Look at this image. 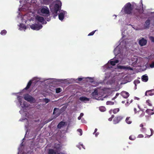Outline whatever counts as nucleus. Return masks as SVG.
Returning a JSON list of instances; mask_svg holds the SVG:
<instances>
[{"label": "nucleus", "instance_id": "obj_1", "mask_svg": "<svg viewBox=\"0 0 154 154\" xmlns=\"http://www.w3.org/2000/svg\"><path fill=\"white\" fill-rule=\"evenodd\" d=\"M121 31L122 37L119 41V44L114 49V52L115 55V58L122 60L123 59L124 52L129 48L132 44V42L130 39H124L123 30L122 29Z\"/></svg>", "mask_w": 154, "mask_h": 154}, {"label": "nucleus", "instance_id": "obj_2", "mask_svg": "<svg viewBox=\"0 0 154 154\" xmlns=\"http://www.w3.org/2000/svg\"><path fill=\"white\" fill-rule=\"evenodd\" d=\"M17 96L18 100L17 104L18 106H20L21 107V109L19 112L22 115V117L25 116V117L24 116V119H23L22 120L20 119V120L22 121V120H24L29 122L27 119H29L32 116L29 115L28 112L26 111L29 109V105L26 102L24 101L23 97L18 95H17Z\"/></svg>", "mask_w": 154, "mask_h": 154}, {"label": "nucleus", "instance_id": "obj_3", "mask_svg": "<svg viewBox=\"0 0 154 154\" xmlns=\"http://www.w3.org/2000/svg\"><path fill=\"white\" fill-rule=\"evenodd\" d=\"M116 58H114V59L110 60L109 61L108 63L106 64L105 66H103V68L104 69V71H105L106 69L109 72L110 71H112L113 72L114 71L116 70L117 69H122L125 70H132V69L130 67V66H123L118 65H117V68H115V69H113V66L117 63L119 62V61L121 62L122 60H119L118 59H116Z\"/></svg>", "mask_w": 154, "mask_h": 154}, {"label": "nucleus", "instance_id": "obj_4", "mask_svg": "<svg viewBox=\"0 0 154 154\" xmlns=\"http://www.w3.org/2000/svg\"><path fill=\"white\" fill-rule=\"evenodd\" d=\"M112 74H114V76L107 82V84L111 85L114 84L115 85H117L119 84V82L124 77L125 74L122 73H115L114 72Z\"/></svg>", "mask_w": 154, "mask_h": 154}, {"label": "nucleus", "instance_id": "obj_5", "mask_svg": "<svg viewBox=\"0 0 154 154\" xmlns=\"http://www.w3.org/2000/svg\"><path fill=\"white\" fill-rule=\"evenodd\" d=\"M61 6V3L59 0H56L50 5L51 11L54 14V15L57 16V12L60 9Z\"/></svg>", "mask_w": 154, "mask_h": 154}, {"label": "nucleus", "instance_id": "obj_6", "mask_svg": "<svg viewBox=\"0 0 154 154\" xmlns=\"http://www.w3.org/2000/svg\"><path fill=\"white\" fill-rule=\"evenodd\" d=\"M23 1L24 4H23L21 8L19 9L20 10L25 9V10L28 9L29 7H30L32 5L34 6L35 4V2L36 0H20V2L21 4V3Z\"/></svg>", "mask_w": 154, "mask_h": 154}, {"label": "nucleus", "instance_id": "obj_7", "mask_svg": "<svg viewBox=\"0 0 154 154\" xmlns=\"http://www.w3.org/2000/svg\"><path fill=\"white\" fill-rule=\"evenodd\" d=\"M131 60L132 62H129V64H131L134 66H135L138 63L143 64V59L141 57L134 56L131 58Z\"/></svg>", "mask_w": 154, "mask_h": 154}, {"label": "nucleus", "instance_id": "obj_8", "mask_svg": "<svg viewBox=\"0 0 154 154\" xmlns=\"http://www.w3.org/2000/svg\"><path fill=\"white\" fill-rule=\"evenodd\" d=\"M38 13L41 15L48 17L49 15L50 12L48 8L43 6L38 10Z\"/></svg>", "mask_w": 154, "mask_h": 154}, {"label": "nucleus", "instance_id": "obj_9", "mask_svg": "<svg viewBox=\"0 0 154 154\" xmlns=\"http://www.w3.org/2000/svg\"><path fill=\"white\" fill-rule=\"evenodd\" d=\"M132 8L131 4L130 3L126 4L122 8L121 12H123L125 13L130 14L132 13Z\"/></svg>", "mask_w": 154, "mask_h": 154}, {"label": "nucleus", "instance_id": "obj_10", "mask_svg": "<svg viewBox=\"0 0 154 154\" xmlns=\"http://www.w3.org/2000/svg\"><path fill=\"white\" fill-rule=\"evenodd\" d=\"M24 99L30 102L31 103H33L35 102L36 100L32 96L28 94H25L23 95Z\"/></svg>", "mask_w": 154, "mask_h": 154}, {"label": "nucleus", "instance_id": "obj_11", "mask_svg": "<svg viewBox=\"0 0 154 154\" xmlns=\"http://www.w3.org/2000/svg\"><path fill=\"white\" fill-rule=\"evenodd\" d=\"M61 146L60 145H56V146L54 147L56 148V151H54L53 149H49L48 150V154H56V152L59 151L60 150Z\"/></svg>", "mask_w": 154, "mask_h": 154}, {"label": "nucleus", "instance_id": "obj_12", "mask_svg": "<svg viewBox=\"0 0 154 154\" xmlns=\"http://www.w3.org/2000/svg\"><path fill=\"white\" fill-rule=\"evenodd\" d=\"M30 27L33 30H38L42 28V26L40 24L35 23L31 25Z\"/></svg>", "mask_w": 154, "mask_h": 154}, {"label": "nucleus", "instance_id": "obj_13", "mask_svg": "<svg viewBox=\"0 0 154 154\" xmlns=\"http://www.w3.org/2000/svg\"><path fill=\"white\" fill-rule=\"evenodd\" d=\"M98 92V90L97 89H95L94 91L92 93L93 98L98 100H103V99L102 97H99Z\"/></svg>", "mask_w": 154, "mask_h": 154}, {"label": "nucleus", "instance_id": "obj_14", "mask_svg": "<svg viewBox=\"0 0 154 154\" xmlns=\"http://www.w3.org/2000/svg\"><path fill=\"white\" fill-rule=\"evenodd\" d=\"M39 80L38 78L36 77L34 78L32 80H30L28 83L26 87L24 88V89L26 90L30 87L32 82H33L35 83H36Z\"/></svg>", "mask_w": 154, "mask_h": 154}, {"label": "nucleus", "instance_id": "obj_15", "mask_svg": "<svg viewBox=\"0 0 154 154\" xmlns=\"http://www.w3.org/2000/svg\"><path fill=\"white\" fill-rule=\"evenodd\" d=\"M35 19L36 21L40 22L42 24L46 23V22L45 21L44 18L40 16H37L35 17Z\"/></svg>", "mask_w": 154, "mask_h": 154}, {"label": "nucleus", "instance_id": "obj_16", "mask_svg": "<svg viewBox=\"0 0 154 154\" xmlns=\"http://www.w3.org/2000/svg\"><path fill=\"white\" fill-rule=\"evenodd\" d=\"M29 14H27L26 15H24L22 17L21 16L20 14L19 13V15L17 17L19 19H20L21 20L22 22H25L26 23L27 21L26 20V19L27 18V17L28 16V15Z\"/></svg>", "mask_w": 154, "mask_h": 154}, {"label": "nucleus", "instance_id": "obj_17", "mask_svg": "<svg viewBox=\"0 0 154 154\" xmlns=\"http://www.w3.org/2000/svg\"><path fill=\"white\" fill-rule=\"evenodd\" d=\"M66 14V11H61L58 15V17L59 20L61 21L63 20L64 18V15Z\"/></svg>", "mask_w": 154, "mask_h": 154}, {"label": "nucleus", "instance_id": "obj_18", "mask_svg": "<svg viewBox=\"0 0 154 154\" xmlns=\"http://www.w3.org/2000/svg\"><path fill=\"white\" fill-rule=\"evenodd\" d=\"M122 119L123 117L121 116L115 117L113 120V123L116 124L118 123Z\"/></svg>", "mask_w": 154, "mask_h": 154}, {"label": "nucleus", "instance_id": "obj_19", "mask_svg": "<svg viewBox=\"0 0 154 154\" xmlns=\"http://www.w3.org/2000/svg\"><path fill=\"white\" fill-rule=\"evenodd\" d=\"M147 43V41L144 38L140 39L139 42V44L141 46L145 45Z\"/></svg>", "mask_w": 154, "mask_h": 154}, {"label": "nucleus", "instance_id": "obj_20", "mask_svg": "<svg viewBox=\"0 0 154 154\" xmlns=\"http://www.w3.org/2000/svg\"><path fill=\"white\" fill-rule=\"evenodd\" d=\"M121 95L125 98H127L129 96V93L125 91H122L121 93Z\"/></svg>", "mask_w": 154, "mask_h": 154}, {"label": "nucleus", "instance_id": "obj_21", "mask_svg": "<svg viewBox=\"0 0 154 154\" xmlns=\"http://www.w3.org/2000/svg\"><path fill=\"white\" fill-rule=\"evenodd\" d=\"M154 94V89L151 90L146 91L145 93L146 95L152 96Z\"/></svg>", "mask_w": 154, "mask_h": 154}, {"label": "nucleus", "instance_id": "obj_22", "mask_svg": "<svg viewBox=\"0 0 154 154\" xmlns=\"http://www.w3.org/2000/svg\"><path fill=\"white\" fill-rule=\"evenodd\" d=\"M19 29L20 30H24L26 29V26L23 24L22 23L20 24L19 25Z\"/></svg>", "mask_w": 154, "mask_h": 154}, {"label": "nucleus", "instance_id": "obj_23", "mask_svg": "<svg viewBox=\"0 0 154 154\" xmlns=\"http://www.w3.org/2000/svg\"><path fill=\"white\" fill-rule=\"evenodd\" d=\"M80 100L84 102H86L87 101H89V98L86 97H82L79 98Z\"/></svg>", "mask_w": 154, "mask_h": 154}, {"label": "nucleus", "instance_id": "obj_24", "mask_svg": "<svg viewBox=\"0 0 154 154\" xmlns=\"http://www.w3.org/2000/svg\"><path fill=\"white\" fill-rule=\"evenodd\" d=\"M142 80L144 82H146L148 79V77L146 75L142 76L141 78Z\"/></svg>", "mask_w": 154, "mask_h": 154}, {"label": "nucleus", "instance_id": "obj_25", "mask_svg": "<svg viewBox=\"0 0 154 154\" xmlns=\"http://www.w3.org/2000/svg\"><path fill=\"white\" fill-rule=\"evenodd\" d=\"M146 112L149 115H153L154 114V111L153 109H148L146 110Z\"/></svg>", "mask_w": 154, "mask_h": 154}, {"label": "nucleus", "instance_id": "obj_26", "mask_svg": "<svg viewBox=\"0 0 154 154\" xmlns=\"http://www.w3.org/2000/svg\"><path fill=\"white\" fill-rule=\"evenodd\" d=\"M65 124L64 122H60L57 125V127L58 128H60L62 127Z\"/></svg>", "mask_w": 154, "mask_h": 154}, {"label": "nucleus", "instance_id": "obj_27", "mask_svg": "<svg viewBox=\"0 0 154 154\" xmlns=\"http://www.w3.org/2000/svg\"><path fill=\"white\" fill-rule=\"evenodd\" d=\"M150 130L151 132V135H148L147 134H146V136L145 137H147L149 138V137H150L152 135V134H153V133H154L153 130L151 128L150 129Z\"/></svg>", "mask_w": 154, "mask_h": 154}, {"label": "nucleus", "instance_id": "obj_28", "mask_svg": "<svg viewBox=\"0 0 154 154\" xmlns=\"http://www.w3.org/2000/svg\"><path fill=\"white\" fill-rule=\"evenodd\" d=\"M125 121L128 124H131L132 122V121L130 120L129 117L127 118Z\"/></svg>", "mask_w": 154, "mask_h": 154}, {"label": "nucleus", "instance_id": "obj_29", "mask_svg": "<svg viewBox=\"0 0 154 154\" xmlns=\"http://www.w3.org/2000/svg\"><path fill=\"white\" fill-rule=\"evenodd\" d=\"M99 109L101 112H104L106 111V108L104 106H101L99 107Z\"/></svg>", "mask_w": 154, "mask_h": 154}, {"label": "nucleus", "instance_id": "obj_30", "mask_svg": "<svg viewBox=\"0 0 154 154\" xmlns=\"http://www.w3.org/2000/svg\"><path fill=\"white\" fill-rule=\"evenodd\" d=\"M150 21L149 20H147L146 22H145V26L146 27H148L149 25L150 24Z\"/></svg>", "mask_w": 154, "mask_h": 154}, {"label": "nucleus", "instance_id": "obj_31", "mask_svg": "<svg viewBox=\"0 0 154 154\" xmlns=\"http://www.w3.org/2000/svg\"><path fill=\"white\" fill-rule=\"evenodd\" d=\"M119 111V108H116L113 109V113L114 114H116Z\"/></svg>", "mask_w": 154, "mask_h": 154}, {"label": "nucleus", "instance_id": "obj_32", "mask_svg": "<svg viewBox=\"0 0 154 154\" xmlns=\"http://www.w3.org/2000/svg\"><path fill=\"white\" fill-rule=\"evenodd\" d=\"M114 103L111 101H107L106 103L107 105H112L114 104Z\"/></svg>", "mask_w": 154, "mask_h": 154}, {"label": "nucleus", "instance_id": "obj_33", "mask_svg": "<svg viewBox=\"0 0 154 154\" xmlns=\"http://www.w3.org/2000/svg\"><path fill=\"white\" fill-rule=\"evenodd\" d=\"M7 33V31L5 30H3L1 32V34L2 35H5Z\"/></svg>", "mask_w": 154, "mask_h": 154}, {"label": "nucleus", "instance_id": "obj_34", "mask_svg": "<svg viewBox=\"0 0 154 154\" xmlns=\"http://www.w3.org/2000/svg\"><path fill=\"white\" fill-rule=\"evenodd\" d=\"M140 81L138 80H136L134 81V84L135 86L137 85L140 83Z\"/></svg>", "mask_w": 154, "mask_h": 154}, {"label": "nucleus", "instance_id": "obj_35", "mask_svg": "<svg viewBox=\"0 0 154 154\" xmlns=\"http://www.w3.org/2000/svg\"><path fill=\"white\" fill-rule=\"evenodd\" d=\"M61 91V89L60 88H58L56 89V93H59Z\"/></svg>", "mask_w": 154, "mask_h": 154}, {"label": "nucleus", "instance_id": "obj_36", "mask_svg": "<svg viewBox=\"0 0 154 154\" xmlns=\"http://www.w3.org/2000/svg\"><path fill=\"white\" fill-rule=\"evenodd\" d=\"M135 137L133 135L130 136L129 137V138L130 140H134L135 139Z\"/></svg>", "mask_w": 154, "mask_h": 154}, {"label": "nucleus", "instance_id": "obj_37", "mask_svg": "<svg viewBox=\"0 0 154 154\" xmlns=\"http://www.w3.org/2000/svg\"><path fill=\"white\" fill-rule=\"evenodd\" d=\"M140 131L144 133L146 131V128H142L140 129Z\"/></svg>", "mask_w": 154, "mask_h": 154}, {"label": "nucleus", "instance_id": "obj_38", "mask_svg": "<svg viewBox=\"0 0 154 154\" xmlns=\"http://www.w3.org/2000/svg\"><path fill=\"white\" fill-rule=\"evenodd\" d=\"M50 1L48 0H43V3L45 4H48L50 2Z\"/></svg>", "mask_w": 154, "mask_h": 154}, {"label": "nucleus", "instance_id": "obj_39", "mask_svg": "<svg viewBox=\"0 0 154 154\" xmlns=\"http://www.w3.org/2000/svg\"><path fill=\"white\" fill-rule=\"evenodd\" d=\"M140 114L139 116V117L140 118H141L143 117V116H144L145 113L143 112H142L141 113L140 112Z\"/></svg>", "mask_w": 154, "mask_h": 154}, {"label": "nucleus", "instance_id": "obj_40", "mask_svg": "<svg viewBox=\"0 0 154 154\" xmlns=\"http://www.w3.org/2000/svg\"><path fill=\"white\" fill-rule=\"evenodd\" d=\"M77 131L80 133L79 135L81 136L82 134V131L81 129H79L77 130Z\"/></svg>", "mask_w": 154, "mask_h": 154}, {"label": "nucleus", "instance_id": "obj_41", "mask_svg": "<svg viewBox=\"0 0 154 154\" xmlns=\"http://www.w3.org/2000/svg\"><path fill=\"white\" fill-rule=\"evenodd\" d=\"M59 110V109L57 108H55L54 110L53 114H55L57 112V111Z\"/></svg>", "mask_w": 154, "mask_h": 154}, {"label": "nucleus", "instance_id": "obj_42", "mask_svg": "<svg viewBox=\"0 0 154 154\" xmlns=\"http://www.w3.org/2000/svg\"><path fill=\"white\" fill-rule=\"evenodd\" d=\"M149 38L152 42H154V37L151 36L149 37Z\"/></svg>", "mask_w": 154, "mask_h": 154}, {"label": "nucleus", "instance_id": "obj_43", "mask_svg": "<svg viewBox=\"0 0 154 154\" xmlns=\"http://www.w3.org/2000/svg\"><path fill=\"white\" fill-rule=\"evenodd\" d=\"M96 31V30H94V31H93L92 32H90V33H89L88 35V36H91V35H93L94 34V33L95 32V31Z\"/></svg>", "mask_w": 154, "mask_h": 154}, {"label": "nucleus", "instance_id": "obj_44", "mask_svg": "<svg viewBox=\"0 0 154 154\" xmlns=\"http://www.w3.org/2000/svg\"><path fill=\"white\" fill-rule=\"evenodd\" d=\"M146 103L149 106H151L152 104H151L150 103V101L149 100H147L146 101Z\"/></svg>", "mask_w": 154, "mask_h": 154}, {"label": "nucleus", "instance_id": "obj_45", "mask_svg": "<svg viewBox=\"0 0 154 154\" xmlns=\"http://www.w3.org/2000/svg\"><path fill=\"white\" fill-rule=\"evenodd\" d=\"M44 101L47 103L49 102L50 100L47 98H45L44 99Z\"/></svg>", "mask_w": 154, "mask_h": 154}, {"label": "nucleus", "instance_id": "obj_46", "mask_svg": "<svg viewBox=\"0 0 154 154\" xmlns=\"http://www.w3.org/2000/svg\"><path fill=\"white\" fill-rule=\"evenodd\" d=\"M119 93H117L116 94V96L114 97L112 99V100H114L116 98L118 97V96H119Z\"/></svg>", "mask_w": 154, "mask_h": 154}, {"label": "nucleus", "instance_id": "obj_47", "mask_svg": "<svg viewBox=\"0 0 154 154\" xmlns=\"http://www.w3.org/2000/svg\"><path fill=\"white\" fill-rule=\"evenodd\" d=\"M134 113L135 114H136L137 113H140V111H137V109L135 108H134Z\"/></svg>", "mask_w": 154, "mask_h": 154}, {"label": "nucleus", "instance_id": "obj_48", "mask_svg": "<svg viewBox=\"0 0 154 154\" xmlns=\"http://www.w3.org/2000/svg\"><path fill=\"white\" fill-rule=\"evenodd\" d=\"M150 67L151 68H153L154 67V62H152L150 64Z\"/></svg>", "mask_w": 154, "mask_h": 154}, {"label": "nucleus", "instance_id": "obj_49", "mask_svg": "<svg viewBox=\"0 0 154 154\" xmlns=\"http://www.w3.org/2000/svg\"><path fill=\"white\" fill-rule=\"evenodd\" d=\"M83 145H77V147L78 148H79L80 149H81V147H82L84 149H85L84 148H83Z\"/></svg>", "mask_w": 154, "mask_h": 154}, {"label": "nucleus", "instance_id": "obj_50", "mask_svg": "<svg viewBox=\"0 0 154 154\" xmlns=\"http://www.w3.org/2000/svg\"><path fill=\"white\" fill-rule=\"evenodd\" d=\"M114 117V115H112V117H111L110 118H109L108 119V120H109V121H111L112 120V118H113V117Z\"/></svg>", "mask_w": 154, "mask_h": 154}, {"label": "nucleus", "instance_id": "obj_51", "mask_svg": "<svg viewBox=\"0 0 154 154\" xmlns=\"http://www.w3.org/2000/svg\"><path fill=\"white\" fill-rule=\"evenodd\" d=\"M143 137V135L141 134H139L138 136V138H142Z\"/></svg>", "mask_w": 154, "mask_h": 154}, {"label": "nucleus", "instance_id": "obj_52", "mask_svg": "<svg viewBox=\"0 0 154 154\" xmlns=\"http://www.w3.org/2000/svg\"><path fill=\"white\" fill-rule=\"evenodd\" d=\"M99 133L97 132L96 133H95L94 135H95V136L96 137H97L98 136V135H99Z\"/></svg>", "mask_w": 154, "mask_h": 154}, {"label": "nucleus", "instance_id": "obj_53", "mask_svg": "<svg viewBox=\"0 0 154 154\" xmlns=\"http://www.w3.org/2000/svg\"><path fill=\"white\" fill-rule=\"evenodd\" d=\"M97 130V128L95 129L94 130V132L93 133V134L94 135L95 134Z\"/></svg>", "mask_w": 154, "mask_h": 154}, {"label": "nucleus", "instance_id": "obj_54", "mask_svg": "<svg viewBox=\"0 0 154 154\" xmlns=\"http://www.w3.org/2000/svg\"><path fill=\"white\" fill-rule=\"evenodd\" d=\"M140 5L142 6V8H143V4H142V0H141L140 1Z\"/></svg>", "mask_w": 154, "mask_h": 154}, {"label": "nucleus", "instance_id": "obj_55", "mask_svg": "<svg viewBox=\"0 0 154 154\" xmlns=\"http://www.w3.org/2000/svg\"><path fill=\"white\" fill-rule=\"evenodd\" d=\"M83 78H79L78 79V80L79 81H81L83 79Z\"/></svg>", "mask_w": 154, "mask_h": 154}, {"label": "nucleus", "instance_id": "obj_56", "mask_svg": "<svg viewBox=\"0 0 154 154\" xmlns=\"http://www.w3.org/2000/svg\"><path fill=\"white\" fill-rule=\"evenodd\" d=\"M83 115H84L83 113H81L79 116H80V117H82L83 116Z\"/></svg>", "mask_w": 154, "mask_h": 154}, {"label": "nucleus", "instance_id": "obj_57", "mask_svg": "<svg viewBox=\"0 0 154 154\" xmlns=\"http://www.w3.org/2000/svg\"><path fill=\"white\" fill-rule=\"evenodd\" d=\"M140 127H141L142 128H143V124H140Z\"/></svg>", "mask_w": 154, "mask_h": 154}, {"label": "nucleus", "instance_id": "obj_58", "mask_svg": "<svg viewBox=\"0 0 154 154\" xmlns=\"http://www.w3.org/2000/svg\"><path fill=\"white\" fill-rule=\"evenodd\" d=\"M82 122L83 123H85V120H84V119H82Z\"/></svg>", "mask_w": 154, "mask_h": 154}, {"label": "nucleus", "instance_id": "obj_59", "mask_svg": "<svg viewBox=\"0 0 154 154\" xmlns=\"http://www.w3.org/2000/svg\"><path fill=\"white\" fill-rule=\"evenodd\" d=\"M134 99H135V100H139V98L138 97H134Z\"/></svg>", "mask_w": 154, "mask_h": 154}, {"label": "nucleus", "instance_id": "obj_60", "mask_svg": "<svg viewBox=\"0 0 154 154\" xmlns=\"http://www.w3.org/2000/svg\"><path fill=\"white\" fill-rule=\"evenodd\" d=\"M81 118L82 117H80V116H79L78 117V119L79 120H80L81 119Z\"/></svg>", "mask_w": 154, "mask_h": 154}, {"label": "nucleus", "instance_id": "obj_61", "mask_svg": "<svg viewBox=\"0 0 154 154\" xmlns=\"http://www.w3.org/2000/svg\"><path fill=\"white\" fill-rule=\"evenodd\" d=\"M58 154H65L62 152H60L58 153Z\"/></svg>", "mask_w": 154, "mask_h": 154}, {"label": "nucleus", "instance_id": "obj_62", "mask_svg": "<svg viewBox=\"0 0 154 154\" xmlns=\"http://www.w3.org/2000/svg\"><path fill=\"white\" fill-rule=\"evenodd\" d=\"M108 78V75L107 76H106L105 77V79H106L107 78Z\"/></svg>", "mask_w": 154, "mask_h": 154}, {"label": "nucleus", "instance_id": "obj_63", "mask_svg": "<svg viewBox=\"0 0 154 154\" xmlns=\"http://www.w3.org/2000/svg\"><path fill=\"white\" fill-rule=\"evenodd\" d=\"M53 119H51V120H50V121H48V122H46V123H47L48 122H49V121H51V120H52Z\"/></svg>", "mask_w": 154, "mask_h": 154}, {"label": "nucleus", "instance_id": "obj_64", "mask_svg": "<svg viewBox=\"0 0 154 154\" xmlns=\"http://www.w3.org/2000/svg\"><path fill=\"white\" fill-rule=\"evenodd\" d=\"M122 103H125V101H122Z\"/></svg>", "mask_w": 154, "mask_h": 154}]
</instances>
